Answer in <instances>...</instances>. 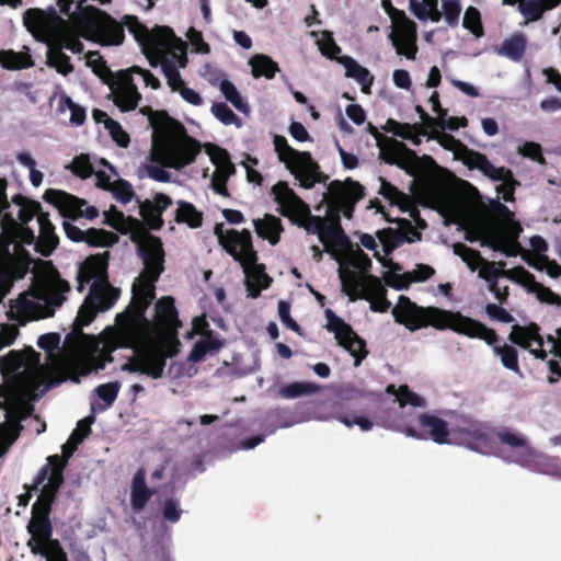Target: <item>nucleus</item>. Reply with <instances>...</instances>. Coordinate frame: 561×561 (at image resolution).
<instances>
[{
    "mask_svg": "<svg viewBox=\"0 0 561 561\" xmlns=\"http://www.w3.org/2000/svg\"><path fill=\"white\" fill-rule=\"evenodd\" d=\"M271 193L278 205L276 210L308 233L317 234L324 251L335 260L340 261L342 254L352 251L353 244L341 226L337 213L324 218L312 215L309 205L285 181L273 185Z\"/></svg>",
    "mask_w": 561,
    "mask_h": 561,
    "instance_id": "1",
    "label": "nucleus"
},
{
    "mask_svg": "<svg viewBox=\"0 0 561 561\" xmlns=\"http://www.w3.org/2000/svg\"><path fill=\"white\" fill-rule=\"evenodd\" d=\"M394 321L403 324L410 331L432 327L438 331L451 330L453 332L470 339L483 340L488 345H494L499 341L495 330L460 311H451L439 307H422L411 301L409 297L400 296L398 304L392 309Z\"/></svg>",
    "mask_w": 561,
    "mask_h": 561,
    "instance_id": "2",
    "label": "nucleus"
},
{
    "mask_svg": "<svg viewBox=\"0 0 561 561\" xmlns=\"http://www.w3.org/2000/svg\"><path fill=\"white\" fill-rule=\"evenodd\" d=\"M148 115L153 129L152 149L165 168L182 170L195 162L202 150L201 142L190 136L185 126L171 117L165 111H152L145 106L140 110Z\"/></svg>",
    "mask_w": 561,
    "mask_h": 561,
    "instance_id": "3",
    "label": "nucleus"
},
{
    "mask_svg": "<svg viewBox=\"0 0 561 561\" xmlns=\"http://www.w3.org/2000/svg\"><path fill=\"white\" fill-rule=\"evenodd\" d=\"M11 229L0 234V302L10 293L14 280L23 278L31 263L24 244H33L35 233L11 221Z\"/></svg>",
    "mask_w": 561,
    "mask_h": 561,
    "instance_id": "4",
    "label": "nucleus"
},
{
    "mask_svg": "<svg viewBox=\"0 0 561 561\" xmlns=\"http://www.w3.org/2000/svg\"><path fill=\"white\" fill-rule=\"evenodd\" d=\"M23 22L27 31L38 42L47 45L61 46L73 54L83 50L82 42L72 35L67 34V22L50 7L47 10L32 8L25 11Z\"/></svg>",
    "mask_w": 561,
    "mask_h": 561,
    "instance_id": "5",
    "label": "nucleus"
},
{
    "mask_svg": "<svg viewBox=\"0 0 561 561\" xmlns=\"http://www.w3.org/2000/svg\"><path fill=\"white\" fill-rule=\"evenodd\" d=\"M108 251L90 255L81 264L77 275V289L80 293L84 290L87 284L93 280L90 287V298L92 301H98L103 310H108L121 294L119 289L108 283Z\"/></svg>",
    "mask_w": 561,
    "mask_h": 561,
    "instance_id": "6",
    "label": "nucleus"
},
{
    "mask_svg": "<svg viewBox=\"0 0 561 561\" xmlns=\"http://www.w3.org/2000/svg\"><path fill=\"white\" fill-rule=\"evenodd\" d=\"M154 310L153 321L140 323L147 330L145 339L158 344L167 353L174 352V356H176L181 348L178 331L182 327V322L179 319L174 298L171 296L160 298L156 302Z\"/></svg>",
    "mask_w": 561,
    "mask_h": 561,
    "instance_id": "7",
    "label": "nucleus"
},
{
    "mask_svg": "<svg viewBox=\"0 0 561 561\" xmlns=\"http://www.w3.org/2000/svg\"><path fill=\"white\" fill-rule=\"evenodd\" d=\"M70 20L87 26L93 39L103 46L121 45L124 42L123 24L100 10L82 5L80 1L75 8V14L70 15Z\"/></svg>",
    "mask_w": 561,
    "mask_h": 561,
    "instance_id": "8",
    "label": "nucleus"
},
{
    "mask_svg": "<svg viewBox=\"0 0 561 561\" xmlns=\"http://www.w3.org/2000/svg\"><path fill=\"white\" fill-rule=\"evenodd\" d=\"M174 357V352H165L161 347L148 340L144 341L135 348V355L122 365L123 371L139 373L152 379L162 377L167 358Z\"/></svg>",
    "mask_w": 561,
    "mask_h": 561,
    "instance_id": "9",
    "label": "nucleus"
},
{
    "mask_svg": "<svg viewBox=\"0 0 561 561\" xmlns=\"http://www.w3.org/2000/svg\"><path fill=\"white\" fill-rule=\"evenodd\" d=\"M324 314L328 320L327 330L334 333L339 345L354 357V366L358 367L368 354L365 340L350 324L337 317L333 310L327 309Z\"/></svg>",
    "mask_w": 561,
    "mask_h": 561,
    "instance_id": "10",
    "label": "nucleus"
},
{
    "mask_svg": "<svg viewBox=\"0 0 561 561\" xmlns=\"http://www.w3.org/2000/svg\"><path fill=\"white\" fill-rule=\"evenodd\" d=\"M215 234L225 251L234 261L239 262L240 265H244V262H254L257 259V252L253 248L250 230L243 229L238 231L229 229L225 231L222 224H217L215 226Z\"/></svg>",
    "mask_w": 561,
    "mask_h": 561,
    "instance_id": "11",
    "label": "nucleus"
},
{
    "mask_svg": "<svg viewBox=\"0 0 561 561\" xmlns=\"http://www.w3.org/2000/svg\"><path fill=\"white\" fill-rule=\"evenodd\" d=\"M126 26L135 39L153 54H163L168 45L175 38L173 30L169 26H156L149 31L135 15H125L123 27Z\"/></svg>",
    "mask_w": 561,
    "mask_h": 561,
    "instance_id": "12",
    "label": "nucleus"
},
{
    "mask_svg": "<svg viewBox=\"0 0 561 561\" xmlns=\"http://www.w3.org/2000/svg\"><path fill=\"white\" fill-rule=\"evenodd\" d=\"M380 159L388 164H396L404 169L410 175H415L422 164L434 165L435 160L430 156L420 158L416 153L407 148L405 144L393 138L387 139L381 144Z\"/></svg>",
    "mask_w": 561,
    "mask_h": 561,
    "instance_id": "13",
    "label": "nucleus"
},
{
    "mask_svg": "<svg viewBox=\"0 0 561 561\" xmlns=\"http://www.w3.org/2000/svg\"><path fill=\"white\" fill-rule=\"evenodd\" d=\"M451 443L461 444L472 450L486 454L493 447V437L486 424L473 420H463L451 428Z\"/></svg>",
    "mask_w": 561,
    "mask_h": 561,
    "instance_id": "14",
    "label": "nucleus"
},
{
    "mask_svg": "<svg viewBox=\"0 0 561 561\" xmlns=\"http://www.w3.org/2000/svg\"><path fill=\"white\" fill-rule=\"evenodd\" d=\"M330 205L342 211L346 218H352L355 205L364 198L365 188L357 182L347 178L344 182L332 181L328 187Z\"/></svg>",
    "mask_w": 561,
    "mask_h": 561,
    "instance_id": "15",
    "label": "nucleus"
},
{
    "mask_svg": "<svg viewBox=\"0 0 561 561\" xmlns=\"http://www.w3.org/2000/svg\"><path fill=\"white\" fill-rule=\"evenodd\" d=\"M419 424L421 428L426 432L425 434L420 433L411 426H407L403 433L413 438H431L433 442L440 445L451 444V428H448L447 422L443 419L427 413H422L419 416Z\"/></svg>",
    "mask_w": 561,
    "mask_h": 561,
    "instance_id": "16",
    "label": "nucleus"
},
{
    "mask_svg": "<svg viewBox=\"0 0 561 561\" xmlns=\"http://www.w3.org/2000/svg\"><path fill=\"white\" fill-rule=\"evenodd\" d=\"M138 254L144 261L145 268L141 273V279L150 283L158 282L164 270V252L161 240L158 237L150 236L147 244H140Z\"/></svg>",
    "mask_w": 561,
    "mask_h": 561,
    "instance_id": "17",
    "label": "nucleus"
},
{
    "mask_svg": "<svg viewBox=\"0 0 561 561\" xmlns=\"http://www.w3.org/2000/svg\"><path fill=\"white\" fill-rule=\"evenodd\" d=\"M70 290V285L67 280L60 278L58 272L51 278L44 279L36 288L35 297L44 301L42 304L46 307L43 313L51 312L55 314L56 308L60 307L66 300L65 294Z\"/></svg>",
    "mask_w": 561,
    "mask_h": 561,
    "instance_id": "18",
    "label": "nucleus"
},
{
    "mask_svg": "<svg viewBox=\"0 0 561 561\" xmlns=\"http://www.w3.org/2000/svg\"><path fill=\"white\" fill-rule=\"evenodd\" d=\"M508 340L525 350H529L536 358L545 359L547 352L543 350V339L540 335V328L537 323L530 322L527 325L514 324Z\"/></svg>",
    "mask_w": 561,
    "mask_h": 561,
    "instance_id": "19",
    "label": "nucleus"
},
{
    "mask_svg": "<svg viewBox=\"0 0 561 561\" xmlns=\"http://www.w3.org/2000/svg\"><path fill=\"white\" fill-rule=\"evenodd\" d=\"M12 203L20 207L18 213L19 221H16L11 214H4L1 219L2 231L0 234H3L7 230L12 228L11 221L23 229H31L27 227V222H30L34 217H36L37 221H39V216L47 214L43 211L39 202L26 197L22 194L14 195L12 197Z\"/></svg>",
    "mask_w": 561,
    "mask_h": 561,
    "instance_id": "20",
    "label": "nucleus"
},
{
    "mask_svg": "<svg viewBox=\"0 0 561 561\" xmlns=\"http://www.w3.org/2000/svg\"><path fill=\"white\" fill-rule=\"evenodd\" d=\"M156 298L154 283L141 279L133 285V298L126 309L128 316L138 323H149L146 311Z\"/></svg>",
    "mask_w": 561,
    "mask_h": 561,
    "instance_id": "21",
    "label": "nucleus"
},
{
    "mask_svg": "<svg viewBox=\"0 0 561 561\" xmlns=\"http://www.w3.org/2000/svg\"><path fill=\"white\" fill-rule=\"evenodd\" d=\"M46 307L28 299L27 294L23 293L16 299L10 301V309L7 314L10 320L16 321L20 325H25L33 320L50 318V311L43 313Z\"/></svg>",
    "mask_w": 561,
    "mask_h": 561,
    "instance_id": "22",
    "label": "nucleus"
},
{
    "mask_svg": "<svg viewBox=\"0 0 561 561\" xmlns=\"http://www.w3.org/2000/svg\"><path fill=\"white\" fill-rule=\"evenodd\" d=\"M287 169L305 188H312L317 182L321 181L320 167L309 151H300Z\"/></svg>",
    "mask_w": 561,
    "mask_h": 561,
    "instance_id": "23",
    "label": "nucleus"
},
{
    "mask_svg": "<svg viewBox=\"0 0 561 561\" xmlns=\"http://www.w3.org/2000/svg\"><path fill=\"white\" fill-rule=\"evenodd\" d=\"M495 436L502 445L507 446L513 451L512 461L523 466L533 461L534 450L524 435L503 428L497 431Z\"/></svg>",
    "mask_w": 561,
    "mask_h": 561,
    "instance_id": "24",
    "label": "nucleus"
},
{
    "mask_svg": "<svg viewBox=\"0 0 561 561\" xmlns=\"http://www.w3.org/2000/svg\"><path fill=\"white\" fill-rule=\"evenodd\" d=\"M137 202L139 203V214L144 219L142 222L151 230H160L164 224L162 214L172 205L171 197L163 193H157L153 201L146 199L141 202L137 198Z\"/></svg>",
    "mask_w": 561,
    "mask_h": 561,
    "instance_id": "25",
    "label": "nucleus"
},
{
    "mask_svg": "<svg viewBox=\"0 0 561 561\" xmlns=\"http://www.w3.org/2000/svg\"><path fill=\"white\" fill-rule=\"evenodd\" d=\"M43 198L48 204L58 208L59 213L67 218L77 219L81 215V207L87 205V201L79 198L65 191L47 188Z\"/></svg>",
    "mask_w": 561,
    "mask_h": 561,
    "instance_id": "26",
    "label": "nucleus"
},
{
    "mask_svg": "<svg viewBox=\"0 0 561 561\" xmlns=\"http://www.w3.org/2000/svg\"><path fill=\"white\" fill-rule=\"evenodd\" d=\"M463 162L469 169L479 170L483 175L492 181L505 182L514 176L511 169L505 167H495L490 162L484 153L479 151L468 150V154L465 157Z\"/></svg>",
    "mask_w": 561,
    "mask_h": 561,
    "instance_id": "27",
    "label": "nucleus"
},
{
    "mask_svg": "<svg viewBox=\"0 0 561 561\" xmlns=\"http://www.w3.org/2000/svg\"><path fill=\"white\" fill-rule=\"evenodd\" d=\"M154 491L146 483V470L140 467L134 474L130 484V506L134 513H140L150 501Z\"/></svg>",
    "mask_w": 561,
    "mask_h": 561,
    "instance_id": "28",
    "label": "nucleus"
},
{
    "mask_svg": "<svg viewBox=\"0 0 561 561\" xmlns=\"http://www.w3.org/2000/svg\"><path fill=\"white\" fill-rule=\"evenodd\" d=\"M39 234L34 239L35 250L43 256H49L58 247L59 239L55 232V226L49 219V214L39 216Z\"/></svg>",
    "mask_w": 561,
    "mask_h": 561,
    "instance_id": "29",
    "label": "nucleus"
},
{
    "mask_svg": "<svg viewBox=\"0 0 561 561\" xmlns=\"http://www.w3.org/2000/svg\"><path fill=\"white\" fill-rule=\"evenodd\" d=\"M113 102L122 112H129L138 106L141 95L131 78L126 77L124 81L113 89Z\"/></svg>",
    "mask_w": 561,
    "mask_h": 561,
    "instance_id": "30",
    "label": "nucleus"
},
{
    "mask_svg": "<svg viewBox=\"0 0 561 561\" xmlns=\"http://www.w3.org/2000/svg\"><path fill=\"white\" fill-rule=\"evenodd\" d=\"M79 444H76V440H71L69 437L68 442L62 445V455H51L47 458V463L42 467L34 479V489H37L39 484H42L48 474L49 468H53L61 473L66 469L69 459L76 451Z\"/></svg>",
    "mask_w": 561,
    "mask_h": 561,
    "instance_id": "31",
    "label": "nucleus"
},
{
    "mask_svg": "<svg viewBox=\"0 0 561 561\" xmlns=\"http://www.w3.org/2000/svg\"><path fill=\"white\" fill-rule=\"evenodd\" d=\"M27 533L31 538L27 541V547L33 554L42 552L41 543L49 540L53 537V524L50 519L45 518H31L26 526Z\"/></svg>",
    "mask_w": 561,
    "mask_h": 561,
    "instance_id": "32",
    "label": "nucleus"
},
{
    "mask_svg": "<svg viewBox=\"0 0 561 561\" xmlns=\"http://www.w3.org/2000/svg\"><path fill=\"white\" fill-rule=\"evenodd\" d=\"M390 39L398 55L405 56L411 60L415 59L417 53L416 28L394 30L390 34Z\"/></svg>",
    "mask_w": 561,
    "mask_h": 561,
    "instance_id": "33",
    "label": "nucleus"
},
{
    "mask_svg": "<svg viewBox=\"0 0 561 561\" xmlns=\"http://www.w3.org/2000/svg\"><path fill=\"white\" fill-rule=\"evenodd\" d=\"M520 0H503V4L515 5ZM561 0H527L519 3V12L527 21H537L541 19L547 10L556 8Z\"/></svg>",
    "mask_w": 561,
    "mask_h": 561,
    "instance_id": "34",
    "label": "nucleus"
},
{
    "mask_svg": "<svg viewBox=\"0 0 561 561\" xmlns=\"http://www.w3.org/2000/svg\"><path fill=\"white\" fill-rule=\"evenodd\" d=\"M339 61L345 68V76L347 78L355 79L359 84L362 92L365 94L371 93V85L374 83V76L369 70L360 66L354 58L350 56H343Z\"/></svg>",
    "mask_w": 561,
    "mask_h": 561,
    "instance_id": "35",
    "label": "nucleus"
},
{
    "mask_svg": "<svg viewBox=\"0 0 561 561\" xmlns=\"http://www.w3.org/2000/svg\"><path fill=\"white\" fill-rule=\"evenodd\" d=\"M253 224L260 238L267 240L272 245L279 242L284 227L278 217L266 214L263 219L253 220Z\"/></svg>",
    "mask_w": 561,
    "mask_h": 561,
    "instance_id": "36",
    "label": "nucleus"
},
{
    "mask_svg": "<svg viewBox=\"0 0 561 561\" xmlns=\"http://www.w3.org/2000/svg\"><path fill=\"white\" fill-rule=\"evenodd\" d=\"M98 311L104 310L100 308L98 301H92L89 295L84 304L79 308L73 323V331L66 336V342H68L75 333L82 334V328L89 325L94 320Z\"/></svg>",
    "mask_w": 561,
    "mask_h": 561,
    "instance_id": "37",
    "label": "nucleus"
},
{
    "mask_svg": "<svg viewBox=\"0 0 561 561\" xmlns=\"http://www.w3.org/2000/svg\"><path fill=\"white\" fill-rule=\"evenodd\" d=\"M409 8L412 14L420 21L431 20L437 23L442 20L443 14L438 10V0H410Z\"/></svg>",
    "mask_w": 561,
    "mask_h": 561,
    "instance_id": "38",
    "label": "nucleus"
},
{
    "mask_svg": "<svg viewBox=\"0 0 561 561\" xmlns=\"http://www.w3.org/2000/svg\"><path fill=\"white\" fill-rule=\"evenodd\" d=\"M103 224L122 234H127L130 230V225L138 224V219L133 216H125L122 210L112 205L108 210L104 211Z\"/></svg>",
    "mask_w": 561,
    "mask_h": 561,
    "instance_id": "39",
    "label": "nucleus"
},
{
    "mask_svg": "<svg viewBox=\"0 0 561 561\" xmlns=\"http://www.w3.org/2000/svg\"><path fill=\"white\" fill-rule=\"evenodd\" d=\"M377 238L382 244L383 252L386 255L391 254L397 248L402 245L404 242H412L413 239L407 237V234L393 228H385L376 232Z\"/></svg>",
    "mask_w": 561,
    "mask_h": 561,
    "instance_id": "40",
    "label": "nucleus"
},
{
    "mask_svg": "<svg viewBox=\"0 0 561 561\" xmlns=\"http://www.w3.org/2000/svg\"><path fill=\"white\" fill-rule=\"evenodd\" d=\"M249 64L254 78L265 77L266 79H273L276 72L279 71L278 64L264 54L254 55Z\"/></svg>",
    "mask_w": 561,
    "mask_h": 561,
    "instance_id": "41",
    "label": "nucleus"
},
{
    "mask_svg": "<svg viewBox=\"0 0 561 561\" xmlns=\"http://www.w3.org/2000/svg\"><path fill=\"white\" fill-rule=\"evenodd\" d=\"M46 479L48 480V482L43 486L42 492L37 497V501L53 506L57 497V493L60 486L64 484L65 477L64 473L53 468H49Z\"/></svg>",
    "mask_w": 561,
    "mask_h": 561,
    "instance_id": "42",
    "label": "nucleus"
},
{
    "mask_svg": "<svg viewBox=\"0 0 561 561\" xmlns=\"http://www.w3.org/2000/svg\"><path fill=\"white\" fill-rule=\"evenodd\" d=\"M178 209L175 210V221L178 224H186L190 228H198L203 224V214L188 202L179 201Z\"/></svg>",
    "mask_w": 561,
    "mask_h": 561,
    "instance_id": "43",
    "label": "nucleus"
},
{
    "mask_svg": "<svg viewBox=\"0 0 561 561\" xmlns=\"http://www.w3.org/2000/svg\"><path fill=\"white\" fill-rule=\"evenodd\" d=\"M321 387L314 382L309 381H295L282 386L278 390V394L284 399H296L302 396H311L318 393Z\"/></svg>",
    "mask_w": 561,
    "mask_h": 561,
    "instance_id": "44",
    "label": "nucleus"
},
{
    "mask_svg": "<svg viewBox=\"0 0 561 561\" xmlns=\"http://www.w3.org/2000/svg\"><path fill=\"white\" fill-rule=\"evenodd\" d=\"M526 47L527 41L525 35L522 33H515L503 42L500 54L514 61H519L526 51Z\"/></svg>",
    "mask_w": 561,
    "mask_h": 561,
    "instance_id": "45",
    "label": "nucleus"
},
{
    "mask_svg": "<svg viewBox=\"0 0 561 561\" xmlns=\"http://www.w3.org/2000/svg\"><path fill=\"white\" fill-rule=\"evenodd\" d=\"M47 65L55 68L57 72L62 76H67L73 71L70 57L61 50V46L49 45Z\"/></svg>",
    "mask_w": 561,
    "mask_h": 561,
    "instance_id": "46",
    "label": "nucleus"
},
{
    "mask_svg": "<svg viewBox=\"0 0 561 561\" xmlns=\"http://www.w3.org/2000/svg\"><path fill=\"white\" fill-rule=\"evenodd\" d=\"M119 241V237L105 229L89 228L87 229L85 243L94 248H110Z\"/></svg>",
    "mask_w": 561,
    "mask_h": 561,
    "instance_id": "47",
    "label": "nucleus"
},
{
    "mask_svg": "<svg viewBox=\"0 0 561 561\" xmlns=\"http://www.w3.org/2000/svg\"><path fill=\"white\" fill-rule=\"evenodd\" d=\"M380 188L378 193L390 202L391 205L399 206L401 210L405 211L409 207V197L403 192L399 191L393 184L388 182L382 176L379 178Z\"/></svg>",
    "mask_w": 561,
    "mask_h": 561,
    "instance_id": "48",
    "label": "nucleus"
},
{
    "mask_svg": "<svg viewBox=\"0 0 561 561\" xmlns=\"http://www.w3.org/2000/svg\"><path fill=\"white\" fill-rule=\"evenodd\" d=\"M340 279L342 290L352 301L358 298V291L362 289L364 277L353 271L340 270Z\"/></svg>",
    "mask_w": 561,
    "mask_h": 561,
    "instance_id": "49",
    "label": "nucleus"
},
{
    "mask_svg": "<svg viewBox=\"0 0 561 561\" xmlns=\"http://www.w3.org/2000/svg\"><path fill=\"white\" fill-rule=\"evenodd\" d=\"M241 266L247 275V280L262 285L263 288L271 286L273 278L266 274L265 265L257 263V259L254 262H244V265Z\"/></svg>",
    "mask_w": 561,
    "mask_h": 561,
    "instance_id": "50",
    "label": "nucleus"
},
{
    "mask_svg": "<svg viewBox=\"0 0 561 561\" xmlns=\"http://www.w3.org/2000/svg\"><path fill=\"white\" fill-rule=\"evenodd\" d=\"M160 64L162 72L167 79V83L173 92H179L184 85H186L174 60H170L168 57H163Z\"/></svg>",
    "mask_w": 561,
    "mask_h": 561,
    "instance_id": "51",
    "label": "nucleus"
},
{
    "mask_svg": "<svg viewBox=\"0 0 561 561\" xmlns=\"http://www.w3.org/2000/svg\"><path fill=\"white\" fill-rule=\"evenodd\" d=\"M502 273V271L494 267V263H490L488 270L480 272V276L490 282L489 289L500 302L506 301L508 296V288L506 286L501 288L496 282Z\"/></svg>",
    "mask_w": 561,
    "mask_h": 561,
    "instance_id": "52",
    "label": "nucleus"
},
{
    "mask_svg": "<svg viewBox=\"0 0 561 561\" xmlns=\"http://www.w3.org/2000/svg\"><path fill=\"white\" fill-rule=\"evenodd\" d=\"M219 89L225 99L230 102L241 113L249 112L248 103L242 99L236 85L228 79H222Z\"/></svg>",
    "mask_w": 561,
    "mask_h": 561,
    "instance_id": "53",
    "label": "nucleus"
},
{
    "mask_svg": "<svg viewBox=\"0 0 561 561\" xmlns=\"http://www.w3.org/2000/svg\"><path fill=\"white\" fill-rule=\"evenodd\" d=\"M454 253L462 259V261L474 271L481 264L484 263L483 257L481 256L478 250L469 248L465 243L457 242L453 245Z\"/></svg>",
    "mask_w": 561,
    "mask_h": 561,
    "instance_id": "54",
    "label": "nucleus"
},
{
    "mask_svg": "<svg viewBox=\"0 0 561 561\" xmlns=\"http://www.w3.org/2000/svg\"><path fill=\"white\" fill-rule=\"evenodd\" d=\"M493 352L501 358L502 365L514 371L519 373L518 353L512 345L504 344L502 346H493Z\"/></svg>",
    "mask_w": 561,
    "mask_h": 561,
    "instance_id": "55",
    "label": "nucleus"
},
{
    "mask_svg": "<svg viewBox=\"0 0 561 561\" xmlns=\"http://www.w3.org/2000/svg\"><path fill=\"white\" fill-rule=\"evenodd\" d=\"M273 145L275 151L277 152L278 159L286 164V168H290V163L299 154L300 151L290 147L287 139L282 135L274 136Z\"/></svg>",
    "mask_w": 561,
    "mask_h": 561,
    "instance_id": "56",
    "label": "nucleus"
},
{
    "mask_svg": "<svg viewBox=\"0 0 561 561\" xmlns=\"http://www.w3.org/2000/svg\"><path fill=\"white\" fill-rule=\"evenodd\" d=\"M522 271L526 275V277L531 282L530 290L536 293V296L540 301L547 304H557L561 301L559 295L553 293L549 287H546L542 284L536 282L533 274L528 273L524 268H522Z\"/></svg>",
    "mask_w": 561,
    "mask_h": 561,
    "instance_id": "57",
    "label": "nucleus"
},
{
    "mask_svg": "<svg viewBox=\"0 0 561 561\" xmlns=\"http://www.w3.org/2000/svg\"><path fill=\"white\" fill-rule=\"evenodd\" d=\"M42 552H37L36 556H43L47 559V561H68L67 553L61 547L58 539H53V537L41 543Z\"/></svg>",
    "mask_w": 561,
    "mask_h": 561,
    "instance_id": "58",
    "label": "nucleus"
},
{
    "mask_svg": "<svg viewBox=\"0 0 561 561\" xmlns=\"http://www.w3.org/2000/svg\"><path fill=\"white\" fill-rule=\"evenodd\" d=\"M360 291L362 295H359L358 298H365L367 300H370V298L385 296L387 293L381 280L374 275L364 277Z\"/></svg>",
    "mask_w": 561,
    "mask_h": 561,
    "instance_id": "59",
    "label": "nucleus"
},
{
    "mask_svg": "<svg viewBox=\"0 0 561 561\" xmlns=\"http://www.w3.org/2000/svg\"><path fill=\"white\" fill-rule=\"evenodd\" d=\"M207 152L211 162L216 165V170L236 171V168L230 160L229 152L226 149L216 145H209Z\"/></svg>",
    "mask_w": 561,
    "mask_h": 561,
    "instance_id": "60",
    "label": "nucleus"
},
{
    "mask_svg": "<svg viewBox=\"0 0 561 561\" xmlns=\"http://www.w3.org/2000/svg\"><path fill=\"white\" fill-rule=\"evenodd\" d=\"M462 26L469 30L476 37H481L484 34L481 14L476 7L467 8L462 20Z\"/></svg>",
    "mask_w": 561,
    "mask_h": 561,
    "instance_id": "61",
    "label": "nucleus"
},
{
    "mask_svg": "<svg viewBox=\"0 0 561 561\" xmlns=\"http://www.w3.org/2000/svg\"><path fill=\"white\" fill-rule=\"evenodd\" d=\"M397 400L400 407L412 405L424 408L426 405L424 398L413 392L408 385H402L398 388Z\"/></svg>",
    "mask_w": 561,
    "mask_h": 561,
    "instance_id": "62",
    "label": "nucleus"
},
{
    "mask_svg": "<svg viewBox=\"0 0 561 561\" xmlns=\"http://www.w3.org/2000/svg\"><path fill=\"white\" fill-rule=\"evenodd\" d=\"M443 16L450 27H456L459 23L461 5L459 0H442Z\"/></svg>",
    "mask_w": 561,
    "mask_h": 561,
    "instance_id": "63",
    "label": "nucleus"
},
{
    "mask_svg": "<svg viewBox=\"0 0 561 561\" xmlns=\"http://www.w3.org/2000/svg\"><path fill=\"white\" fill-rule=\"evenodd\" d=\"M211 113L224 125L240 124V118L224 102H215L211 105Z\"/></svg>",
    "mask_w": 561,
    "mask_h": 561,
    "instance_id": "64",
    "label": "nucleus"
}]
</instances>
